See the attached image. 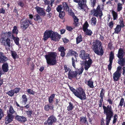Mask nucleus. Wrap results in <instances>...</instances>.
Masks as SVG:
<instances>
[{
	"label": "nucleus",
	"mask_w": 125,
	"mask_h": 125,
	"mask_svg": "<svg viewBox=\"0 0 125 125\" xmlns=\"http://www.w3.org/2000/svg\"><path fill=\"white\" fill-rule=\"evenodd\" d=\"M104 110V113L106 116V124H105L104 121V119L103 118L101 120V125H109L111 118L113 116L112 123L115 124L117 121L118 118V116L116 114H115L114 116L113 109L111 105H108L105 106L104 104L103 106Z\"/></svg>",
	"instance_id": "obj_1"
},
{
	"label": "nucleus",
	"mask_w": 125,
	"mask_h": 125,
	"mask_svg": "<svg viewBox=\"0 0 125 125\" xmlns=\"http://www.w3.org/2000/svg\"><path fill=\"white\" fill-rule=\"evenodd\" d=\"M68 86L71 91L75 96L81 100L86 99V94L83 89L81 87H79L77 90L70 85H68Z\"/></svg>",
	"instance_id": "obj_2"
},
{
	"label": "nucleus",
	"mask_w": 125,
	"mask_h": 125,
	"mask_svg": "<svg viewBox=\"0 0 125 125\" xmlns=\"http://www.w3.org/2000/svg\"><path fill=\"white\" fill-rule=\"evenodd\" d=\"M57 53L56 52H49L47 54L45 55L44 57L46 60L47 64L50 66H53L57 64L56 57Z\"/></svg>",
	"instance_id": "obj_3"
},
{
	"label": "nucleus",
	"mask_w": 125,
	"mask_h": 125,
	"mask_svg": "<svg viewBox=\"0 0 125 125\" xmlns=\"http://www.w3.org/2000/svg\"><path fill=\"white\" fill-rule=\"evenodd\" d=\"M100 42L96 40L94 42L92 45V49L94 52L98 55L102 56L104 51Z\"/></svg>",
	"instance_id": "obj_4"
},
{
	"label": "nucleus",
	"mask_w": 125,
	"mask_h": 125,
	"mask_svg": "<svg viewBox=\"0 0 125 125\" xmlns=\"http://www.w3.org/2000/svg\"><path fill=\"white\" fill-rule=\"evenodd\" d=\"M21 28L24 30H26L29 27V24L33 25V22L27 18L22 19L20 22Z\"/></svg>",
	"instance_id": "obj_5"
},
{
	"label": "nucleus",
	"mask_w": 125,
	"mask_h": 125,
	"mask_svg": "<svg viewBox=\"0 0 125 125\" xmlns=\"http://www.w3.org/2000/svg\"><path fill=\"white\" fill-rule=\"evenodd\" d=\"M90 14L91 15L93 14L94 16L97 17L99 16L100 18H101L103 15V14L102 10L101 9L100 6L98 5L96 9L94 8L93 10H92Z\"/></svg>",
	"instance_id": "obj_6"
},
{
	"label": "nucleus",
	"mask_w": 125,
	"mask_h": 125,
	"mask_svg": "<svg viewBox=\"0 0 125 125\" xmlns=\"http://www.w3.org/2000/svg\"><path fill=\"white\" fill-rule=\"evenodd\" d=\"M56 117L54 115H50L48 118L47 120L44 123V125H52L54 123H56Z\"/></svg>",
	"instance_id": "obj_7"
},
{
	"label": "nucleus",
	"mask_w": 125,
	"mask_h": 125,
	"mask_svg": "<svg viewBox=\"0 0 125 125\" xmlns=\"http://www.w3.org/2000/svg\"><path fill=\"white\" fill-rule=\"evenodd\" d=\"M0 42L3 45L7 50L10 49L11 47V42L10 39L7 38L5 40H0Z\"/></svg>",
	"instance_id": "obj_8"
},
{
	"label": "nucleus",
	"mask_w": 125,
	"mask_h": 125,
	"mask_svg": "<svg viewBox=\"0 0 125 125\" xmlns=\"http://www.w3.org/2000/svg\"><path fill=\"white\" fill-rule=\"evenodd\" d=\"M11 35L12 32L11 31L8 32L2 31L1 34V37L0 38V40H5L6 38H11Z\"/></svg>",
	"instance_id": "obj_9"
},
{
	"label": "nucleus",
	"mask_w": 125,
	"mask_h": 125,
	"mask_svg": "<svg viewBox=\"0 0 125 125\" xmlns=\"http://www.w3.org/2000/svg\"><path fill=\"white\" fill-rule=\"evenodd\" d=\"M78 74V72L76 71H74L73 70L69 71L68 74V78L71 80L73 78H77Z\"/></svg>",
	"instance_id": "obj_10"
},
{
	"label": "nucleus",
	"mask_w": 125,
	"mask_h": 125,
	"mask_svg": "<svg viewBox=\"0 0 125 125\" xmlns=\"http://www.w3.org/2000/svg\"><path fill=\"white\" fill-rule=\"evenodd\" d=\"M61 38V35L57 32L53 31L51 36V40L55 41H58Z\"/></svg>",
	"instance_id": "obj_11"
},
{
	"label": "nucleus",
	"mask_w": 125,
	"mask_h": 125,
	"mask_svg": "<svg viewBox=\"0 0 125 125\" xmlns=\"http://www.w3.org/2000/svg\"><path fill=\"white\" fill-rule=\"evenodd\" d=\"M74 2L78 3L80 9H83L86 5V0H73Z\"/></svg>",
	"instance_id": "obj_12"
},
{
	"label": "nucleus",
	"mask_w": 125,
	"mask_h": 125,
	"mask_svg": "<svg viewBox=\"0 0 125 125\" xmlns=\"http://www.w3.org/2000/svg\"><path fill=\"white\" fill-rule=\"evenodd\" d=\"M114 53L111 52L109 55V63L107 66L108 70L110 71L112 68V65L113 62V60L114 58Z\"/></svg>",
	"instance_id": "obj_13"
},
{
	"label": "nucleus",
	"mask_w": 125,
	"mask_h": 125,
	"mask_svg": "<svg viewBox=\"0 0 125 125\" xmlns=\"http://www.w3.org/2000/svg\"><path fill=\"white\" fill-rule=\"evenodd\" d=\"M53 31L51 30H46L43 36V40L45 41H46L49 38H51V35L52 34Z\"/></svg>",
	"instance_id": "obj_14"
},
{
	"label": "nucleus",
	"mask_w": 125,
	"mask_h": 125,
	"mask_svg": "<svg viewBox=\"0 0 125 125\" xmlns=\"http://www.w3.org/2000/svg\"><path fill=\"white\" fill-rule=\"evenodd\" d=\"M79 57L83 60H86L89 58V54L86 53L84 50H81L80 51Z\"/></svg>",
	"instance_id": "obj_15"
},
{
	"label": "nucleus",
	"mask_w": 125,
	"mask_h": 125,
	"mask_svg": "<svg viewBox=\"0 0 125 125\" xmlns=\"http://www.w3.org/2000/svg\"><path fill=\"white\" fill-rule=\"evenodd\" d=\"M88 61L85 60L84 62V68L86 70H87L90 67L92 64L93 61L91 59L90 57L88 58Z\"/></svg>",
	"instance_id": "obj_16"
},
{
	"label": "nucleus",
	"mask_w": 125,
	"mask_h": 125,
	"mask_svg": "<svg viewBox=\"0 0 125 125\" xmlns=\"http://www.w3.org/2000/svg\"><path fill=\"white\" fill-rule=\"evenodd\" d=\"M15 119L21 123H24L27 120L26 118L25 117L23 116H20L18 115L15 116Z\"/></svg>",
	"instance_id": "obj_17"
},
{
	"label": "nucleus",
	"mask_w": 125,
	"mask_h": 125,
	"mask_svg": "<svg viewBox=\"0 0 125 125\" xmlns=\"http://www.w3.org/2000/svg\"><path fill=\"white\" fill-rule=\"evenodd\" d=\"M74 56L76 58V61H77L76 57L78 56V54L77 52L72 49L70 50L66 56V57L68 58L70 56Z\"/></svg>",
	"instance_id": "obj_18"
},
{
	"label": "nucleus",
	"mask_w": 125,
	"mask_h": 125,
	"mask_svg": "<svg viewBox=\"0 0 125 125\" xmlns=\"http://www.w3.org/2000/svg\"><path fill=\"white\" fill-rule=\"evenodd\" d=\"M35 9L37 13L41 16H45L46 15V13L43 8L37 6Z\"/></svg>",
	"instance_id": "obj_19"
},
{
	"label": "nucleus",
	"mask_w": 125,
	"mask_h": 125,
	"mask_svg": "<svg viewBox=\"0 0 125 125\" xmlns=\"http://www.w3.org/2000/svg\"><path fill=\"white\" fill-rule=\"evenodd\" d=\"M58 50L61 52L60 56L62 58H63L65 55L66 49L63 46H61L58 48Z\"/></svg>",
	"instance_id": "obj_20"
},
{
	"label": "nucleus",
	"mask_w": 125,
	"mask_h": 125,
	"mask_svg": "<svg viewBox=\"0 0 125 125\" xmlns=\"http://www.w3.org/2000/svg\"><path fill=\"white\" fill-rule=\"evenodd\" d=\"M13 118L14 116L13 115L10 114H8L5 118V123L8 124L11 122L12 121Z\"/></svg>",
	"instance_id": "obj_21"
},
{
	"label": "nucleus",
	"mask_w": 125,
	"mask_h": 125,
	"mask_svg": "<svg viewBox=\"0 0 125 125\" xmlns=\"http://www.w3.org/2000/svg\"><path fill=\"white\" fill-rule=\"evenodd\" d=\"M7 60V58L4 55V53L0 52V63H5Z\"/></svg>",
	"instance_id": "obj_22"
},
{
	"label": "nucleus",
	"mask_w": 125,
	"mask_h": 125,
	"mask_svg": "<svg viewBox=\"0 0 125 125\" xmlns=\"http://www.w3.org/2000/svg\"><path fill=\"white\" fill-rule=\"evenodd\" d=\"M121 76L120 73L115 72L113 74V78L115 82L119 80Z\"/></svg>",
	"instance_id": "obj_23"
},
{
	"label": "nucleus",
	"mask_w": 125,
	"mask_h": 125,
	"mask_svg": "<svg viewBox=\"0 0 125 125\" xmlns=\"http://www.w3.org/2000/svg\"><path fill=\"white\" fill-rule=\"evenodd\" d=\"M53 108V105L50 103L46 105L44 107V109L46 111H48L50 110H52Z\"/></svg>",
	"instance_id": "obj_24"
},
{
	"label": "nucleus",
	"mask_w": 125,
	"mask_h": 125,
	"mask_svg": "<svg viewBox=\"0 0 125 125\" xmlns=\"http://www.w3.org/2000/svg\"><path fill=\"white\" fill-rule=\"evenodd\" d=\"M117 56L119 59L124 57V52L123 49L120 48L119 49L118 54L117 55Z\"/></svg>",
	"instance_id": "obj_25"
},
{
	"label": "nucleus",
	"mask_w": 125,
	"mask_h": 125,
	"mask_svg": "<svg viewBox=\"0 0 125 125\" xmlns=\"http://www.w3.org/2000/svg\"><path fill=\"white\" fill-rule=\"evenodd\" d=\"M3 71L5 73L7 72L9 70V66L7 63H4L2 65Z\"/></svg>",
	"instance_id": "obj_26"
},
{
	"label": "nucleus",
	"mask_w": 125,
	"mask_h": 125,
	"mask_svg": "<svg viewBox=\"0 0 125 125\" xmlns=\"http://www.w3.org/2000/svg\"><path fill=\"white\" fill-rule=\"evenodd\" d=\"M117 62L121 66H124L125 65V58L123 57L119 58Z\"/></svg>",
	"instance_id": "obj_27"
},
{
	"label": "nucleus",
	"mask_w": 125,
	"mask_h": 125,
	"mask_svg": "<svg viewBox=\"0 0 125 125\" xmlns=\"http://www.w3.org/2000/svg\"><path fill=\"white\" fill-rule=\"evenodd\" d=\"M34 20L36 21H38V22H41L42 19L40 16L38 14H35L34 16Z\"/></svg>",
	"instance_id": "obj_28"
},
{
	"label": "nucleus",
	"mask_w": 125,
	"mask_h": 125,
	"mask_svg": "<svg viewBox=\"0 0 125 125\" xmlns=\"http://www.w3.org/2000/svg\"><path fill=\"white\" fill-rule=\"evenodd\" d=\"M69 105L67 107V110L69 112H71L73 109L74 107V105L71 102L69 103Z\"/></svg>",
	"instance_id": "obj_29"
},
{
	"label": "nucleus",
	"mask_w": 125,
	"mask_h": 125,
	"mask_svg": "<svg viewBox=\"0 0 125 125\" xmlns=\"http://www.w3.org/2000/svg\"><path fill=\"white\" fill-rule=\"evenodd\" d=\"M92 78H91L88 81L85 83L90 88H93L94 87V82L93 81H92Z\"/></svg>",
	"instance_id": "obj_30"
},
{
	"label": "nucleus",
	"mask_w": 125,
	"mask_h": 125,
	"mask_svg": "<svg viewBox=\"0 0 125 125\" xmlns=\"http://www.w3.org/2000/svg\"><path fill=\"white\" fill-rule=\"evenodd\" d=\"M79 121L81 124L83 123L88 124L87 118L86 117H84L83 116L81 117Z\"/></svg>",
	"instance_id": "obj_31"
},
{
	"label": "nucleus",
	"mask_w": 125,
	"mask_h": 125,
	"mask_svg": "<svg viewBox=\"0 0 125 125\" xmlns=\"http://www.w3.org/2000/svg\"><path fill=\"white\" fill-rule=\"evenodd\" d=\"M62 8L64 10L66 11H69V8L68 6V4L66 2H64L62 3Z\"/></svg>",
	"instance_id": "obj_32"
},
{
	"label": "nucleus",
	"mask_w": 125,
	"mask_h": 125,
	"mask_svg": "<svg viewBox=\"0 0 125 125\" xmlns=\"http://www.w3.org/2000/svg\"><path fill=\"white\" fill-rule=\"evenodd\" d=\"M121 28L122 27L120 26V25H117L116 27L114 29V33L116 34H118L121 31Z\"/></svg>",
	"instance_id": "obj_33"
},
{
	"label": "nucleus",
	"mask_w": 125,
	"mask_h": 125,
	"mask_svg": "<svg viewBox=\"0 0 125 125\" xmlns=\"http://www.w3.org/2000/svg\"><path fill=\"white\" fill-rule=\"evenodd\" d=\"M82 36L81 34L78 35L77 37L76 38V43L77 44L82 41Z\"/></svg>",
	"instance_id": "obj_34"
},
{
	"label": "nucleus",
	"mask_w": 125,
	"mask_h": 125,
	"mask_svg": "<svg viewBox=\"0 0 125 125\" xmlns=\"http://www.w3.org/2000/svg\"><path fill=\"white\" fill-rule=\"evenodd\" d=\"M22 103L23 104H25L28 101V99L25 94L23 95L22 96Z\"/></svg>",
	"instance_id": "obj_35"
},
{
	"label": "nucleus",
	"mask_w": 125,
	"mask_h": 125,
	"mask_svg": "<svg viewBox=\"0 0 125 125\" xmlns=\"http://www.w3.org/2000/svg\"><path fill=\"white\" fill-rule=\"evenodd\" d=\"M55 94H52L49 97L48 99L49 103L50 104H52L53 101V99L55 97Z\"/></svg>",
	"instance_id": "obj_36"
},
{
	"label": "nucleus",
	"mask_w": 125,
	"mask_h": 125,
	"mask_svg": "<svg viewBox=\"0 0 125 125\" xmlns=\"http://www.w3.org/2000/svg\"><path fill=\"white\" fill-rule=\"evenodd\" d=\"M89 26V25L87 21L84 23L83 26V31H85V30L88 29V28Z\"/></svg>",
	"instance_id": "obj_37"
},
{
	"label": "nucleus",
	"mask_w": 125,
	"mask_h": 125,
	"mask_svg": "<svg viewBox=\"0 0 125 125\" xmlns=\"http://www.w3.org/2000/svg\"><path fill=\"white\" fill-rule=\"evenodd\" d=\"M83 31L85 32V35H86L91 36L93 33L92 31L90 29H87Z\"/></svg>",
	"instance_id": "obj_38"
},
{
	"label": "nucleus",
	"mask_w": 125,
	"mask_h": 125,
	"mask_svg": "<svg viewBox=\"0 0 125 125\" xmlns=\"http://www.w3.org/2000/svg\"><path fill=\"white\" fill-rule=\"evenodd\" d=\"M17 3L18 5L21 8H23L24 7L25 4L22 0H19L17 2Z\"/></svg>",
	"instance_id": "obj_39"
},
{
	"label": "nucleus",
	"mask_w": 125,
	"mask_h": 125,
	"mask_svg": "<svg viewBox=\"0 0 125 125\" xmlns=\"http://www.w3.org/2000/svg\"><path fill=\"white\" fill-rule=\"evenodd\" d=\"M19 32V30L17 29V27L16 26H14L13 27V29L12 30V34H15L17 35Z\"/></svg>",
	"instance_id": "obj_40"
},
{
	"label": "nucleus",
	"mask_w": 125,
	"mask_h": 125,
	"mask_svg": "<svg viewBox=\"0 0 125 125\" xmlns=\"http://www.w3.org/2000/svg\"><path fill=\"white\" fill-rule=\"evenodd\" d=\"M122 4L120 3H119L117 4V11L119 12L121 11L122 9Z\"/></svg>",
	"instance_id": "obj_41"
},
{
	"label": "nucleus",
	"mask_w": 125,
	"mask_h": 125,
	"mask_svg": "<svg viewBox=\"0 0 125 125\" xmlns=\"http://www.w3.org/2000/svg\"><path fill=\"white\" fill-rule=\"evenodd\" d=\"M91 21V24L92 25L94 26L96 25L97 21L95 17H92Z\"/></svg>",
	"instance_id": "obj_42"
},
{
	"label": "nucleus",
	"mask_w": 125,
	"mask_h": 125,
	"mask_svg": "<svg viewBox=\"0 0 125 125\" xmlns=\"http://www.w3.org/2000/svg\"><path fill=\"white\" fill-rule=\"evenodd\" d=\"M73 18L74 19L73 24L75 25V26H78L79 19L77 18L76 16H74V17H73Z\"/></svg>",
	"instance_id": "obj_43"
},
{
	"label": "nucleus",
	"mask_w": 125,
	"mask_h": 125,
	"mask_svg": "<svg viewBox=\"0 0 125 125\" xmlns=\"http://www.w3.org/2000/svg\"><path fill=\"white\" fill-rule=\"evenodd\" d=\"M112 13L113 18V20H115L117 19L118 18V15L117 13L114 10L112 11Z\"/></svg>",
	"instance_id": "obj_44"
},
{
	"label": "nucleus",
	"mask_w": 125,
	"mask_h": 125,
	"mask_svg": "<svg viewBox=\"0 0 125 125\" xmlns=\"http://www.w3.org/2000/svg\"><path fill=\"white\" fill-rule=\"evenodd\" d=\"M6 94H8L10 96L12 97L14 96L15 93L14 92V90H11L8 92Z\"/></svg>",
	"instance_id": "obj_45"
},
{
	"label": "nucleus",
	"mask_w": 125,
	"mask_h": 125,
	"mask_svg": "<svg viewBox=\"0 0 125 125\" xmlns=\"http://www.w3.org/2000/svg\"><path fill=\"white\" fill-rule=\"evenodd\" d=\"M9 113L8 114H10L12 115L14 114L15 112V111L14 110V109L11 105L10 106L9 108Z\"/></svg>",
	"instance_id": "obj_46"
},
{
	"label": "nucleus",
	"mask_w": 125,
	"mask_h": 125,
	"mask_svg": "<svg viewBox=\"0 0 125 125\" xmlns=\"http://www.w3.org/2000/svg\"><path fill=\"white\" fill-rule=\"evenodd\" d=\"M11 54L13 59H15L16 58L17 55L16 52L15 51H11Z\"/></svg>",
	"instance_id": "obj_47"
},
{
	"label": "nucleus",
	"mask_w": 125,
	"mask_h": 125,
	"mask_svg": "<svg viewBox=\"0 0 125 125\" xmlns=\"http://www.w3.org/2000/svg\"><path fill=\"white\" fill-rule=\"evenodd\" d=\"M27 92L30 95H34L35 93V92L34 91L30 89H27Z\"/></svg>",
	"instance_id": "obj_48"
},
{
	"label": "nucleus",
	"mask_w": 125,
	"mask_h": 125,
	"mask_svg": "<svg viewBox=\"0 0 125 125\" xmlns=\"http://www.w3.org/2000/svg\"><path fill=\"white\" fill-rule=\"evenodd\" d=\"M59 12V17L61 19L65 15V13L64 11H61Z\"/></svg>",
	"instance_id": "obj_49"
},
{
	"label": "nucleus",
	"mask_w": 125,
	"mask_h": 125,
	"mask_svg": "<svg viewBox=\"0 0 125 125\" xmlns=\"http://www.w3.org/2000/svg\"><path fill=\"white\" fill-rule=\"evenodd\" d=\"M64 70L65 73H67L68 71L69 72V71L71 70V69L68 67V66L66 64L64 65Z\"/></svg>",
	"instance_id": "obj_50"
},
{
	"label": "nucleus",
	"mask_w": 125,
	"mask_h": 125,
	"mask_svg": "<svg viewBox=\"0 0 125 125\" xmlns=\"http://www.w3.org/2000/svg\"><path fill=\"white\" fill-rule=\"evenodd\" d=\"M105 90L103 88H102L99 97H104Z\"/></svg>",
	"instance_id": "obj_51"
},
{
	"label": "nucleus",
	"mask_w": 125,
	"mask_h": 125,
	"mask_svg": "<svg viewBox=\"0 0 125 125\" xmlns=\"http://www.w3.org/2000/svg\"><path fill=\"white\" fill-rule=\"evenodd\" d=\"M124 98H122L120 100L119 104L118 105V107H119L120 106L121 107L123 105L124 103Z\"/></svg>",
	"instance_id": "obj_52"
},
{
	"label": "nucleus",
	"mask_w": 125,
	"mask_h": 125,
	"mask_svg": "<svg viewBox=\"0 0 125 125\" xmlns=\"http://www.w3.org/2000/svg\"><path fill=\"white\" fill-rule=\"evenodd\" d=\"M72 65L74 68H75L76 65L75 64V62H77V61H76V58H75V59L73 57H72Z\"/></svg>",
	"instance_id": "obj_53"
},
{
	"label": "nucleus",
	"mask_w": 125,
	"mask_h": 125,
	"mask_svg": "<svg viewBox=\"0 0 125 125\" xmlns=\"http://www.w3.org/2000/svg\"><path fill=\"white\" fill-rule=\"evenodd\" d=\"M62 8V5H59L58 6L56 9V10L57 12H59L61 11Z\"/></svg>",
	"instance_id": "obj_54"
},
{
	"label": "nucleus",
	"mask_w": 125,
	"mask_h": 125,
	"mask_svg": "<svg viewBox=\"0 0 125 125\" xmlns=\"http://www.w3.org/2000/svg\"><path fill=\"white\" fill-rule=\"evenodd\" d=\"M26 112L27 115L29 117H31V115L32 113V110H29L28 111H26Z\"/></svg>",
	"instance_id": "obj_55"
},
{
	"label": "nucleus",
	"mask_w": 125,
	"mask_h": 125,
	"mask_svg": "<svg viewBox=\"0 0 125 125\" xmlns=\"http://www.w3.org/2000/svg\"><path fill=\"white\" fill-rule=\"evenodd\" d=\"M21 88L20 87H17L15 88L14 90V92L15 93L17 94L20 91Z\"/></svg>",
	"instance_id": "obj_56"
},
{
	"label": "nucleus",
	"mask_w": 125,
	"mask_h": 125,
	"mask_svg": "<svg viewBox=\"0 0 125 125\" xmlns=\"http://www.w3.org/2000/svg\"><path fill=\"white\" fill-rule=\"evenodd\" d=\"M30 66L31 67L30 68V70L33 71L34 70L35 65L33 62L31 64Z\"/></svg>",
	"instance_id": "obj_57"
},
{
	"label": "nucleus",
	"mask_w": 125,
	"mask_h": 125,
	"mask_svg": "<svg viewBox=\"0 0 125 125\" xmlns=\"http://www.w3.org/2000/svg\"><path fill=\"white\" fill-rule=\"evenodd\" d=\"M15 43L16 45H19V38L18 37H17L15 39L13 40Z\"/></svg>",
	"instance_id": "obj_58"
},
{
	"label": "nucleus",
	"mask_w": 125,
	"mask_h": 125,
	"mask_svg": "<svg viewBox=\"0 0 125 125\" xmlns=\"http://www.w3.org/2000/svg\"><path fill=\"white\" fill-rule=\"evenodd\" d=\"M66 29L69 31H71L73 30V28L71 26H67L66 27Z\"/></svg>",
	"instance_id": "obj_59"
},
{
	"label": "nucleus",
	"mask_w": 125,
	"mask_h": 125,
	"mask_svg": "<svg viewBox=\"0 0 125 125\" xmlns=\"http://www.w3.org/2000/svg\"><path fill=\"white\" fill-rule=\"evenodd\" d=\"M3 116V110L0 109V119H1Z\"/></svg>",
	"instance_id": "obj_60"
},
{
	"label": "nucleus",
	"mask_w": 125,
	"mask_h": 125,
	"mask_svg": "<svg viewBox=\"0 0 125 125\" xmlns=\"http://www.w3.org/2000/svg\"><path fill=\"white\" fill-rule=\"evenodd\" d=\"M120 24L119 25H120V26L122 28H124L125 26L123 20H120Z\"/></svg>",
	"instance_id": "obj_61"
},
{
	"label": "nucleus",
	"mask_w": 125,
	"mask_h": 125,
	"mask_svg": "<svg viewBox=\"0 0 125 125\" xmlns=\"http://www.w3.org/2000/svg\"><path fill=\"white\" fill-rule=\"evenodd\" d=\"M6 12L5 10L3 8H1L0 9V13L4 14Z\"/></svg>",
	"instance_id": "obj_62"
},
{
	"label": "nucleus",
	"mask_w": 125,
	"mask_h": 125,
	"mask_svg": "<svg viewBox=\"0 0 125 125\" xmlns=\"http://www.w3.org/2000/svg\"><path fill=\"white\" fill-rule=\"evenodd\" d=\"M107 101L108 102H109L110 104L112 105L113 104V101L110 98L109 96L107 99Z\"/></svg>",
	"instance_id": "obj_63"
},
{
	"label": "nucleus",
	"mask_w": 125,
	"mask_h": 125,
	"mask_svg": "<svg viewBox=\"0 0 125 125\" xmlns=\"http://www.w3.org/2000/svg\"><path fill=\"white\" fill-rule=\"evenodd\" d=\"M112 45L113 44H112V42H111L110 41L108 44V48L110 50L112 48Z\"/></svg>",
	"instance_id": "obj_64"
}]
</instances>
